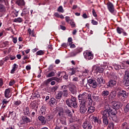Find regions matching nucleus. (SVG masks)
Here are the masks:
<instances>
[{
	"mask_svg": "<svg viewBox=\"0 0 129 129\" xmlns=\"http://www.w3.org/2000/svg\"><path fill=\"white\" fill-rule=\"evenodd\" d=\"M104 109V110L101 111V114L103 120V126L106 127L108 125V117L109 116L111 117V115H116V111L115 110H112V107L109 105H105ZM110 114L111 115H110Z\"/></svg>",
	"mask_w": 129,
	"mask_h": 129,
	"instance_id": "1",
	"label": "nucleus"
},
{
	"mask_svg": "<svg viewBox=\"0 0 129 129\" xmlns=\"http://www.w3.org/2000/svg\"><path fill=\"white\" fill-rule=\"evenodd\" d=\"M89 85L93 88H96L98 85L100 84H104L105 81L103 80V78L101 76L96 77L95 79H90L87 80Z\"/></svg>",
	"mask_w": 129,
	"mask_h": 129,
	"instance_id": "2",
	"label": "nucleus"
},
{
	"mask_svg": "<svg viewBox=\"0 0 129 129\" xmlns=\"http://www.w3.org/2000/svg\"><path fill=\"white\" fill-rule=\"evenodd\" d=\"M118 76L117 75H115L113 76V79H111L109 80L108 82L106 83V88H114V89L116 87V86H118V83L116 81L117 79Z\"/></svg>",
	"mask_w": 129,
	"mask_h": 129,
	"instance_id": "3",
	"label": "nucleus"
},
{
	"mask_svg": "<svg viewBox=\"0 0 129 129\" xmlns=\"http://www.w3.org/2000/svg\"><path fill=\"white\" fill-rule=\"evenodd\" d=\"M66 104L68 105L69 107H74V108H77L78 105H77V101H76V98L72 96L71 98H68L66 101Z\"/></svg>",
	"mask_w": 129,
	"mask_h": 129,
	"instance_id": "4",
	"label": "nucleus"
},
{
	"mask_svg": "<svg viewBox=\"0 0 129 129\" xmlns=\"http://www.w3.org/2000/svg\"><path fill=\"white\" fill-rule=\"evenodd\" d=\"M127 95H128V94L125 90L122 91L121 92H118L117 94V99L120 101H124V99L127 98Z\"/></svg>",
	"mask_w": 129,
	"mask_h": 129,
	"instance_id": "5",
	"label": "nucleus"
},
{
	"mask_svg": "<svg viewBox=\"0 0 129 129\" xmlns=\"http://www.w3.org/2000/svg\"><path fill=\"white\" fill-rule=\"evenodd\" d=\"M107 105H109V106H110V107H112V108H113L112 110H115L116 114V109H119L120 107H122V104H121V102L119 101L113 102L112 106H111L109 104H107Z\"/></svg>",
	"mask_w": 129,
	"mask_h": 129,
	"instance_id": "6",
	"label": "nucleus"
},
{
	"mask_svg": "<svg viewBox=\"0 0 129 129\" xmlns=\"http://www.w3.org/2000/svg\"><path fill=\"white\" fill-rule=\"evenodd\" d=\"M82 127L84 129H92L93 126L92 125V123L89 120H85L83 123Z\"/></svg>",
	"mask_w": 129,
	"mask_h": 129,
	"instance_id": "7",
	"label": "nucleus"
},
{
	"mask_svg": "<svg viewBox=\"0 0 129 129\" xmlns=\"http://www.w3.org/2000/svg\"><path fill=\"white\" fill-rule=\"evenodd\" d=\"M86 111H87V108L86 107V105H85V103L84 102L80 103V112L82 113V114H84V113H86Z\"/></svg>",
	"mask_w": 129,
	"mask_h": 129,
	"instance_id": "8",
	"label": "nucleus"
},
{
	"mask_svg": "<svg viewBox=\"0 0 129 129\" xmlns=\"http://www.w3.org/2000/svg\"><path fill=\"white\" fill-rule=\"evenodd\" d=\"M94 55L90 51H86L84 53V56L86 60H92L94 58Z\"/></svg>",
	"mask_w": 129,
	"mask_h": 129,
	"instance_id": "9",
	"label": "nucleus"
},
{
	"mask_svg": "<svg viewBox=\"0 0 129 129\" xmlns=\"http://www.w3.org/2000/svg\"><path fill=\"white\" fill-rule=\"evenodd\" d=\"M29 107L31 109H33L35 112H37L39 105H38V103L34 101L31 102V103L29 104Z\"/></svg>",
	"mask_w": 129,
	"mask_h": 129,
	"instance_id": "10",
	"label": "nucleus"
},
{
	"mask_svg": "<svg viewBox=\"0 0 129 129\" xmlns=\"http://www.w3.org/2000/svg\"><path fill=\"white\" fill-rule=\"evenodd\" d=\"M68 86L69 88L70 91L72 94H76L77 90H76V86H75V85L72 83H70Z\"/></svg>",
	"mask_w": 129,
	"mask_h": 129,
	"instance_id": "11",
	"label": "nucleus"
},
{
	"mask_svg": "<svg viewBox=\"0 0 129 129\" xmlns=\"http://www.w3.org/2000/svg\"><path fill=\"white\" fill-rule=\"evenodd\" d=\"M107 9L110 13L111 14H114L116 11H115V9H114V6H113V4L111 3V2H108L107 4Z\"/></svg>",
	"mask_w": 129,
	"mask_h": 129,
	"instance_id": "12",
	"label": "nucleus"
},
{
	"mask_svg": "<svg viewBox=\"0 0 129 129\" xmlns=\"http://www.w3.org/2000/svg\"><path fill=\"white\" fill-rule=\"evenodd\" d=\"M108 95H109V91L108 90H104L101 93V96L102 97H103L105 103L107 102V97H108Z\"/></svg>",
	"mask_w": 129,
	"mask_h": 129,
	"instance_id": "13",
	"label": "nucleus"
},
{
	"mask_svg": "<svg viewBox=\"0 0 129 129\" xmlns=\"http://www.w3.org/2000/svg\"><path fill=\"white\" fill-rule=\"evenodd\" d=\"M86 96H87V93L86 92H84L82 94H80L78 96V98L79 100H80L79 102H83V101H85L86 100Z\"/></svg>",
	"mask_w": 129,
	"mask_h": 129,
	"instance_id": "14",
	"label": "nucleus"
},
{
	"mask_svg": "<svg viewBox=\"0 0 129 129\" xmlns=\"http://www.w3.org/2000/svg\"><path fill=\"white\" fill-rule=\"evenodd\" d=\"M83 50L82 47H78L76 48L74 51L71 53V56L72 57H74L77 55V54H79V53H81Z\"/></svg>",
	"mask_w": 129,
	"mask_h": 129,
	"instance_id": "15",
	"label": "nucleus"
},
{
	"mask_svg": "<svg viewBox=\"0 0 129 129\" xmlns=\"http://www.w3.org/2000/svg\"><path fill=\"white\" fill-rule=\"evenodd\" d=\"M115 96H116V93H115V92L112 91L109 94L107 99H108L109 101H112L114 100Z\"/></svg>",
	"mask_w": 129,
	"mask_h": 129,
	"instance_id": "16",
	"label": "nucleus"
},
{
	"mask_svg": "<svg viewBox=\"0 0 129 129\" xmlns=\"http://www.w3.org/2000/svg\"><path fill=\"white\" fill-rule=\"evenodd\" d=\"M4 95L6 98H10L12 96V90L11 88H9L5 90Z\"/></svg>",
	"mask_w": 129,
	"mask_h": 129,
	"instance_id": "17",
	"label": "nucleus"
},
{
	"mask_svg": "<svg viewBox=\"0 0 129 129\" xmlns=\"http://www.w3.org/2000/svg\"><path fill=\"white\" fill-rule=\"evenodd\" d=\"M93 70L95 72H98L99 73H103L104 71V69L102 67H98L95 66L93 67Z\"/></svg>",
	"mask_w": 129,
	"mask_h": 129,
	"instance_id": "18",
	"label": "nucleus"
},
{
	"mask_svg": "<svg viewBox=\"0 0 129 129\" xmlns=\"http://www.w3.org/2000/svg\"><path fill=\"white\" fill-rule=\"evenodd\" d=\"M64 113L69 117H72L73 115L72 112L70 110V109H68L67 106H66L64 108Z\"/></svg>",
	"mask_w": 129,
	"mask_h": 129,
	"instance_id": "19",
	"label": "nucleus"
},
{
	"mask_svg": "<svg viewBox=\"0 0 129 129\" xmlns=\"http://www.w3.org/2000/svg\"><path fill=\"white\" fill-rule=\"evenodd\" d=\"M83 102L85 103V105H87V106H91L92 105V102H93V100H92V98H87V100H85Z\"/></svg>",
	"mask_w": 129,
	"mask_h": 129,
	"instance_id": "20",
	"label": "nucleus"
},
{
	"mask_svg": "<svg viewBox=\"0 0 129 129\" xmlns=\"http://www.w3.org/2000/svg\"><path fill=\"white\" fill-rule=\"evenodd\" d=\"M46 108V105H43L39 111V114H40V115H44V114H45Z\"/></svg>",
	"mask_w": 129,
	"mask_h": 129,
	"instance_id": "21",
	"label": "nucleus"
},
{
	"mask_svg": "<svg viewBox=\"0 0 129 129\" xmlns=\"http://www.w3.org/2000/svg\"><path fill=\"white\" fill-rule=\"evenodd\" d=\"M38 119L41 122V124H42V125H45V124L47 123V120H46V118H45V117L43 116L42 115L39 116L38 117Z\"/></svg>",
	"mask_w": 129,
	"mask_h": 129,
	"instance_id": "22",
	"label": "nucleus"
},
{
	"mask_svg": "<svg viewBox=\"0 0 129 129\" xmlns=\"http://www.w3.org/2000/svg\"><path fill=\"white\" fill-rule=\"evenodd\" d=\"M92 120L95 122V123H96V122L98 123V124L99 125H100L101 123H102V122L101 121V119H99V118L96 117V116H93L92 117Z\"/></svg>",
	"mask_w": 129,
	"mask_h": 129,
	"instance_id": "23",
	"label": "nucleus"
},
{
	"mask_svg": "<svg viewBox=\"0 0 129 129\" xmlns=\"http://www.w3.org/2000/svg\"><path fill=\"white\" fill-rule=\"evenodd\" d=\"M23 113L24 115H27V116H29L30 113V108L29 107L27 106L23 109Z\"/></svg>",
	"mask_w": 129,
	"mask_h": 129,
	"instance_id": "24",
	"label": "nucleus"
},
{
	"mask_svg": "<svg viewBox=\"0 0 129 129\" xmlns=\"http://www.w3.org/2000/svg\"><path fill=\"white\" fill-rule=\"evenodd\" d=\"M10 102V100H7V99H4L2 100V104H3L2 106V108L4 109V108H5V107H7V104Z\"/></svg>",
	"mask_w": 129,
	"mask_h": 129,
	"instance_id": "25",
	"label": "nucleus"
},
{
	"mask_svg": "<svg viewBox=\"0 0 129 129\" xmlns=\"http://www.w3.org/2000/svg\"><path fill=\"white\" fill-rule=\"evenodd\" d=\"M22 120L23 122H26V123H29L31 121V119L28 117L26 115L22 116Z\"/></svg>",
	"mask_w": 129,
	"mask_h": 129,
	"instance_id": "26",
	"label": "nucleus"
},
{
	"mask_svg": "<svg viewBox=\"0 0 129 129\" xmlns=\"http://www.w3.org/2000/svg\"><path fill=\"white\" fill-rule=\"evenodd\" d=\"M94 111H95V107L92 106H88L87 112L88 113H93Z\"/></svg>",
	"mask_w": 129,
	"mask_h": 129,
	"instance_id": "27",
	"label": "nucleus"
},
{
	"mask_svg": "<svg viewBox=\"0 0 129 129\" xmlns=\"http://www.w3.org/2000/svg\"><path fill=\"white\" fill-rule=\"evenodd\" d=\"M92 97L94 101H97V102L100 101V98L99 97V95L94 94L92 95Z\"/></svg>",
	"mask_w": 129,
	"mask_h": 129,
	"instance_id": "28",
	"label": "nucleus"
},
{
	"mask_svg": "<svg viewBox=\"0 0 129 129\" xmlns=\"http://www.w3.org/2000/svg\"><path fill=\"white\" fill-rule=\"evenodd\" d=\"M121 129H129V124L126 122H124L120 126Z\"/></svg>",
	"mask_w": 129,
	"mask_h": 129,
	"instance_id": "29",
	"label": "nucleus"
},
{
	"mask_svg": "<svg viewBox=\"0 0 129 129\" xmlns=\"http://www.w3.org/2000/svg\"><path fill=\"white\" fill-rule=\"evenodd\" d=\"M16 4L19 6V7H22V6H25V3L24 0H18L16 2Z\"/></svg>",
	"mask_w": 129,
	"mask_h": 129,
	"instance_id": "30",
	"label": "nucleus"
},
{
	"mask_svg": "<svg viewBox=\"0 0 129 129\" xmlns=\"http://www.w3.org/2000/svg\"><path fill=\"white\" fill-rule=\"evenodd\" d=\"M48 103L50 106H52V105H54L56 104V100L54 98H51L49 101L48 102Z\"/></svg>",
	"mask_w": 129,
	"mask_h": 129,
	"instance_id": "31",
	"label": "nucleus"
},
{
	"mask_svg": "<svg viewBox=\"0 0 129 129\" xmlns=\"http://www.w3.org/2000/svg\"><path fill=\"white\" fill-rule=\"evenodd\" d=\"M18 67H19V66H17L16 63H14L13 64V69L11 70L10 73L11 74H14L15 73V71L18 69Z\"/></svg>",
	"mask_w": 129,
	"mask_h": 129,
	"instance_id": "32",
	"label": "nucleus"
},
{
	"mask_svg": "<svg viewBox=\"0 0 129 129\" xmlns=\"http://www.w3.org/2000/svg\"><path fill=\"white\" fill-rule=\"evenodd\" d=\"M123 110L124 113H129V103L124 107Z\"/></svg>",
	"mask_w": 129,
	"mask_h": 129,
	"instance_id": "33",
	"label": "nucleus"
},
{
	"mask_svg": "<svg viewBox=\"0 0 129 129\" xmlns=\"http://www.w3.org/2000/svg\"><path fill=\"white\" fill-rule=\"evenodd\" d=\"M63 113H64V110L62 108H59L58 110V115L59 116H63Z\"/></svg>",
	"mask_w": 129,
	"mask_h": 129,
	"instance_id": "34",
	"label": "nucleus"
},
{
	"mask_svg": "<svg viewBox=\"0 0 129 129\" xmlns=\"http://www.w3.org/2000/svg\"><path fill=\"white\" fill-rule=\"evenodd\" d=\"M60 92L62 93V95H63V97H67L68 96V90H63Z\"/></svg>",
	"mask_w": 129,
	"mask_h": 129,
	"instance_id": "35",
	"label": "nucleus"
},
{
	"mask_svg": "<svg viewBox=\"0 0 129 129\" xmlns=\"http://www.w3.org/2000/svg\"><path fill=\"white\" fill-rule=\"evenodd\" d=\"M28 32L29 34V35H31V36L32 37H35V30L34 29H33L32 30V29H31V28H29L28 29Z\"/></svg>",
	"mask_w": 129,
	"mask_h": 129,
	"instance_id": "36",
	"label": "nucleus"
},
{
	"mask_svg": "<svg viewBox=\"0 0 129 129\" xmlns=\"http://www.w3.org/2000/svg\"><path fill=\"white\" fill-rule=\"evenodd\" d=\"M51 81H52V78L47 79L46 80L44 81V85H46L47 86L49 85L50 82H51Z\"/></svg>",
	"mask_w": 129,
	"mask_h": 129,
	"instance_id": "37",
	"label": "nucleus"
},
{
	"mask_svg": "<svg viewBox=\"0 0 129 129\" xmlns=\"http://www.w3.org/2000/svg\"><path fill=\"white\" fill-rule=\"evenodd\" d=\"M14 104L15 106H19V105H20V104H22V101L20 100L14 101Z\"/></svg>",
	"mask_w": 129,
	"mask_h": 129,
	"instance_id": "38",
	"label": "nucleus"
},
{
	"mask_svg": "<svg viewBox=\"0 0 129 129\" xmlns=\"http://www.w3.org/2000/svg\"><path fill=\"white\" fill-rule=\"evenodd\" d=\"M123 30H124L123 29L119 27H117L116 28V32L117 34H119V35H120V34H122V32L123 31Z\"/></svg>",
	"mask_w": 129,
	"mask_h": 129,
	"instance_id": "39",
	"label": "nucleus"
},
{
	"mask_svg": "<svg viewBox=\"0 0 129 129\" xmlns=\"http://www.w3.org/2000/svg\"><path fill=\"white\" fill-rule=\"evenodd\" d=\"M114 90L118 91V92H121L124 91L123 89H122V88H121V87L119 86V85H118V86L115 87Z\"/></svg>",
	"mask_w": 129,
	"mask_h": 129,
	"instance_id": "40",
	"label": "nucleus"
},
{
	"mask_svg": "<svg viewBox=\"0 0 129 129\" xmlns=\"http://www.w3.org/2000/svg\"><path fill=\"white\" fill-rule=\"evenodd\" d=\"M61 98H62V92L59 91L57 94L55 95V99L60 100Z\"/></svg>",
	"mask_w": 129,
	"mask_h": 129,
	"instance_id": "41",
	"label": "nucleus"
},
{
	"mask_svg": "<svg viewBox=\"0 0 129 129\" xmlns=\"http://www.w3.org/2000/svg\"><path fill=\"white\" fill-rule=\"evenodd\" d=\"M14 23H22L23 22V19L21 18H15L13 20Z\"/></svg>",
	"mask_w": 129,
	"mask_h": 129,
	"instance_id": "42",
	"label": "nucleus"
},
{
	"mask_svg": "<svg viewBox=\"0 0 129 129\" xmlns=\"http://www.w3.org/2000/svg\"><path fill=\"white\" fill-rule=\"evenodd\" d=\"M10 114L11 115V118L13 119L17 116V113L14 111H10Z\"/></svg>",
	"mask_w": 129,
	"mask_h": 129,
	"instance_id": "43",
	"label": "nucleus"
},
{
	"mask_svg": "<svg viewBox=\"0 0 129 129\" xmlns=\"http://www.w3.org/2000/svg\"><path fill=\"white\" fill-rule=\"evenodd\" d=\"M53 76H55V72L52 71L47 75L46 77L47 78H49L50 77H53Z\"/></svg>",
	"mask_w": 129,
	"mask_h": 129,
	"instance_id": "44",
	"label": "nucleus"
},
{
	"mask_svg": "<svg viewBox=\"0 0 129 129\" xmlns=\"http://www.w3.org/2000/svg\"><path fill=\"white\" fill-rule=\"evenodd\" d=\"M0 12H1V13H4V12H6V8L3 5H0Z\"/></svg>",
	"mask_w": 129,
	"mask_h": 129,
	"instance_id": "45",
	"label": "nucleus"
},
{
	"mask_svg": "<svg viewBox=\"0 0 129 129\" xmlns=\"http://www.w3.org/2000/svg\"><path fill=\"white\" fill-rule=\"evenodd\" d=\"M124 85L126 87H127V86H129V79H124Z\"/></svg>",
	"mask_w": 129,
	"mask_h": 129,
	"instance_id": "46",
	"label": "nucleus"
},
{
	"mask_svg": "<svg viewBox=\"0 0 129 129\" xmlns=\"http://www.w3.org/2000/svg\"><path fill=\"white\" fill-rule=\"evenodd\" d=\"M51 79L53 81V80H54L55 81H56V82H61L62 81V80L60 78H58L57 77H52Z\"/></svg>",
	"mask_w": 129,
	"mask_h": 129,
	"instance_id": "47",
	"label": "nucleus"
},
{
	"mask_svg": "<svg viewBox=\"0 0 129 129\" xmlns=\"http://www.w3.org/2000/svg\"><path fill=\"white\" fill-rule=\"evenodd\" d=\"M124 79H129V71H128L125 72Z\"/></svg>",
	"mask_w": 129,
	"mask_h": 129,
	"instance_id": "48",
	"label": "nucleus"
},
{
	"mask_svg": "<svg viewBox=\"0 0 129 129\" xmlns=\"http://www.w3.org/2000/svg\"><path fill=\"white\" fill-rule=\"evenodd\" d=\"M57 12H59V13H64V9H63V7H62V6H60L58 8Z\"/></svg>",
	"mask_w": 129,
	"mask_h": 129,
	"instance_id": "49",
	"label": "nucleus"
},
{
	"mask_svg": "<svg viewBox=\"0 0 129 129\" xmlns=\"http://www.w3.org/2000/svg\"><path fill=\"white\" fill-rule=\"evenodd\" d=\"M44 54H45V52L43 50H39L36 52V55L38 56L44 55Z\"/></svg>",
	"mask_w": 129,
	"mask_h": 129,
	"instance_id": "50",
	"label": "nucleus"
},
{
	"mask_svg": "<svg viewBox=\"0 0 129 129\" xmlns=\"http://www.w3.org/2000/svg\"><path fill=\"white\" fill-rule=\"evenodd\" d=\"M69 129H78V127L77 124L71 125Z\"/></svg>",
	"mask_w": 129,
	"mask_h": 129,
	"instance_id": "51",
	"label": "nucleus"
},
{
	"mask_svg": "<svg viewBox=\"0 0 129 129\" xmlns=\"http://www.w3.org/2000/svg\"><path fill=\"white\" fill-rule=\"evenodd\" d=\"M91 23L94 26H97L98 25V22L94 20H92Z\"/></svg>",
	"mask_w": 129,
	"mask_h": 129,
	"instance_id": "52",
	"label": "nucleus"
},
{
	"mask_svg": "<svg viewBox=\"0 0 129 129\" xmlns=\"http://www.w3.org/2000/svg\"><path fill=\"white\" fill-rule=\"evenodd\" d=\"M72 41H73V39H72V37H69L68 38V42L69 45H71V44H73V42H72Z\"/></svg>",
	"mask_w": 129,
	"mask_h": 129,
	"instance_id": "53",
	"label": "nucleus"
},
{
	"mask_svg": "<svg viewBox=\"0 0 129 129\" xmlns=\"http://www.w3.org/2000/svg\"><path fill=\"white\" fill-rule=\"evenodd\" d=\"M15 83H16V81L11 80L9 82V86H13V85H14V84H15Z\"/></svg>",
	"mask_w": 129,
	"mask_h": 129,
	"instance_id": "54",
	"label": "nucleus"
},
{
	"mask_svg": "<svg viewBox=\"0 0 129 129\" xmlns=\"http://www.w3.org/2000/svg\"><path fill=\"white\" fill-rule=\"evenodd\" d=\"M57 89H58V86H55L52 88H51V90L53 92H55V91H56V90H57Z\"/></svg>",
	"mask_w": 129,
	"mask_h": 129,
	"instance_id": "55",
	"label": "nucleus"
},
{
	"mask_svg": "<svg viewBox=\"0 0 129 129\" xmlns=\"http://www.w3.org/2000/svg\"><path fill=\"white\" fill-rule=\"evenodd\" d=\"M3 85H4V80L3 79V78H0V88H2Z\"/></svg>",
	"mask_w": 129,
	"mask_h": 129,
	"instance_id": "56",
	"label": "nucleus"
},
{
	"mask_svg": "<svg viewBox=\"0 0 129 129\" xmlns=\"http://www.w3.org/2000/svg\"><path fill=\"white\" fill-rule=\"evenodd\" d=\"M114 68H115V70H119V69H120V68H121V67L120 66V65L116 64L114 66Z\"/></svg>",
	"mask_w": 129,
	"mask_h": 129,
	"instance_id": "57",
	"label": "nucleus"
},
{
	"mask_svg": "<svg viewBox=\"0 0 129 129\" xmlns=\"http://www.w3.org/2000/svg\"><path fill=\"white\" fill-rule=\"evenodd\" d=\"M60 123H61V124H63L64 125H67V122L66 121V120H61Z\"/></svg>",
	"mask_w": 129,
	"mask_h": 129,
	"instance_id": "58",
	"label": "nucleus"
},
{
	"mask_svg": "<svg viewBox=\"0 0 129 129\" xmlns=\"http://www.w3.org/2000/svg\"><path fill=\"white\" fill-rule=\"evenodd\" d=\"M92 14H93V16L95 17V18H96V17H97V14H96V12H95V10H94V9H92Z\"/></svg>",
	"mask_w": 129,
	"mask_h": 129,
	"instance_id": "59",
	"label": "nucleus"
},
{
	"mask_svg": "<svg viewBox=\"0 0 129 129\" xmlns=\"http://www.w3.org/2000/svg\"><path fill=\"white\" fill-rule=\"evenodd\" d=\"M12 41L14 44H17V42H18V38L17 37H13Z\"/></svg>",
	"mask_w": 129,
	"mask_h": 129,
	"instance_id": "60",
	"label": "nucleus"
},
{
	"mask_svg": "<svg viewBox=\"0 0 129 129\" xmlns=\"http://www.w3.org/2000/svg\"><path fill=\"white\" fill-rule=\"evenodd\" d=\"M71 70H72L71 75H74V74H75V73H76V69L72 68L71 69Z\"/></svg>",
	"mask_w": 129,
	"mask_h": 129,
	"instance_id": "61",
	"label": "nucleus"
},
{
	"mask_svg": "<svg viewBox=\"0 0 129 129\" xmlns=\"http://www.w3.org/2000/svg\"><path fill=\"white\" fill-rule=\"evenodd\" d=\"M114 126V123L113 122H111L108 124V126L109 128L112 127V128H113Z\"/></svg>",
	"mask_w": 129,
	"mask_h": 129,
	"instance_id": "62",
	"label": "nucleus"
},
{
	"mask_svg": "<svg viewBox=\"0 0 129 129\" xmlns=\"http://www.w3.org/2000/svg\"><path fill=\"white\" fill-rule=\"evenodd\" d=\"M51 119H52V116H51L50 115L46 116V120L47 121H50V120H51Z\"/></svg>",
	"mask_w": 129,
	"mask_h": 129,
	"instance_id": "63",
	"label": "nucleus"
},
{
	"mask_svg": "<svg viewBox=\"0 0 129 129\" xmlns=\"http://www.w3.org/2000/svg\"><path fill=\"white\" fill-rule=\"evenodd\" d=\"M9 56L10 60H15V59H16V56L10 55Z\"/></svg>",
	"mask_w": 129,
	"mask_h": 129,
	"instance_id": "64",
	"label": "nucleus"
}]
</instances>
